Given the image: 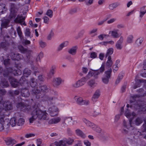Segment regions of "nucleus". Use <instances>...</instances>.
Here are the masks:
<instances>
[{"label": "nucleus", "mask_w": 146, "mask_h": 146, "mask_svg": "<svg viewBox=\"0 0 146 146\" xmlns=\"http://www.w3.org/2000/svg\"><path fill=\"white\" fill-rule=\"evenodd\" d=\"M69 44V42L67 41H64L61 43L58 48V50H60L64 47L67 46Z\"/></svg>", "instance_id": "9b49d317"}, {"label": "nucleus", "mask_w": 146, "mask_h": 146, "mask_svg": "<svg viewBox=\"0 0 146 146\" xmlns=\"http://www.w3.org/2000/svg\"><path fill=\"white\" fill-rule=\"evenodd\" d=\"M97 31V29L96 28L94 29L90 30L89 32V34L91 35L95 33Z\"/></svg>", "instance_id": "ea45409f"}, {"label": "nucleus", "mask_w": 146, "mask_h": 146, "mask_svg": "<svg viewBox=\"0 0 146 146\" xmlns=\"http://www.w3.org/2000/svg\"><path fill=\"white\" fill-rule=\"evenodd\" d=\"M115 46L116 48L118 49H121L123 47L122 44L117 42Z\"/></svg>", "instance_id": "e433bc0d"}, {"label": "nucleus", "mask_w": 146, "mask_h": 146, "mask_svg": "<svg viewBox=\"0 0 146 146\" xmlns=\"http://www.w3.org/2000/svg\"><path fill=\"white\" fill-rule=\"evenodd\" d=\"M119 5V4L117 3L111 4L109 5V8L110 10H112L117 7Z\"/></svg>", "instance_id": "4be33fe9"}, {"label": "nucleus", "mask_w": 146, "mask_h": 146, "mask_svg": "<svg viewBox=\"0 0 146 146\" xmlns=\"http://www.w3.org/2000/svg\"><path fill=\"white\" fill-rule=\"evenodd\" d=\"M76 133L77 135H79L81 137L84 138L86 137V135L82 131L79 129H77L76 130Z\"/></svg>", "instance_id": "2eb2a0df"}, {"label": "nucleus", "mask_w": 146, "mask_h": 146, "mask_svg": "<svg viewBox=\"0 0 146 146\" xmlns=\"http://www.w3.org/2000/svg\"><path fill=\"white\" fill-rule=\"evenodd\" d=\"M74 140L73 139L69 138L66 140H63L60 141H62L64 142V146H66V143L68 145H71L74 141Z\"/></svg>", "instance_id": "aec40b11"}, {"label": "nucleus", "mask_w": 146, "mask_h": 146, "mask_svg": "<svg viewBox=\"0 0 146 146\" xmlns=\"http://www.w3.org/2000/svg\"><path fill=\"white\" fill-rule=\"evenodd\" d=\"M10 123L12 127H14L15 126L16 124L15 118L13 117L11 118L10 121Z\"/></svg>", "instance_id": "c85d7f7f"}, {"label": "nucleus", "mask_w": 146, "mask_h": 146, "mask_svg": "<svg viewBox=\"0 0 146 146\" xmlns=\"http://www.w3.org/2000/svg\"><path fill=\"white\" fill-rule=\"evenodd\" d=\"M35 135L34 134L32 133H29L26 134L25 135V137L26 138H29L34 136Z\"/></svg>", "instance_id": "a19ab883"}, {"label": "nucleus", "mask_w": 146, "mask_h": 146, "mask_svg": "<svg viewBox=\"0 0 146 146\" xmlns=\"http://www.w3.org/2000/svg\"><path fill=\"white\" fill-rule=\"evenodd\" d=\"M33 109L34 110L31 114L32 117L29 119L30 123H32L37 118L42 120L46 119L47 114L46 111L41 110L40 108H39L38 106L36 105L34 107Z\"/></svg>", "instance_id": "f257e3e1"}, {"label": "nucleus", "mask_w": 146, "mask_h": 146, "mask_svg": "<svg viewBox=\"0 0 146 146\" xmlns=\"http://www.w3.org/2000/svg\"><path fill=\"white\" fill-rule=\"evenodd\" d=\"M118 68V66H117L116 65H113V70L116 71L117 70Z\"/></svg>", "instance_id": "13d9d810"}, {"label": "nucleus", "mask_w": 146, "mask_h": 146, "mask_svg": "<svg viewBox=\"0 0 146 146\" xmlns=\"http://www.w3.org/2000/svg\"><path fill=\"white\" fill-rule=\"evenodd\" d=\"M54 35V33L52 31L50 32L48 36V40H50Z\"/></svg>", "instance_id": "4c0bfd02"}, {"label": "nucleus", "mask_w": 146, "mask_h": 146, "mask_svg": "<svg viewBox=\"0 0 146 146\" xmlns=\"http://www.w3.org/2000/svg\"><path fill=\"white\" fill-rule=\"evenodd\" d=\"M82 72L85 74H86L87 73L88 71V69L87 68L83 67L82 68Z\"/></svg>", "instance_id": "603ef678"}, {"label": "nucleus", "mask_w": 146, "mask_h": 146, "mask_svg": "<svg viewBox=\"0 0 146 146\" xmlns=\"http://www.w3.org/2000/svg\"><path fill=\"white\" fill-rule=\"evenodd\" d=\"M25 143L24 142H23L21 143L17 144L15 145V146H22Z\"/></svg>", "instance_id": "e2e57ef3"}, {"label": "nucleus", "mask_w": 146, "mask_h": 146, "mask_svg": "<svg viewBox=\"0 0 146 146\" xmlns=\"http://www.w3.org/2000/svg\"><path fill=\"white\" fill-rule=\"evenodd\" d=\"M72 119L71 117H63V120H62V123H64L66 121L69 123L70 122L72 121Z\"/></svg>", "instance_id": "6ab92c4d"}, {"label": "nucleus", "mask_w": 146, "mask_h": 146, "mask_svg": "<svg viewBox=\"0 0 146 146\" xmlns=\"http://www.w3.org/2000/svg\"><path fill=\"white\" fill-rule=\"evenodd\" d=\"M143 39L142 38H139L136 41V43L137 44H140L142 42Z\"/></svg>", "instance_id": "de8ad7c7"}, {"label": "nucleus", "mask_w": 146, "mask_h": 146, "mask_svg": "<svg viewBox=\"0 0 146 146\" xmlns=\"http://www.w3.org/2000/svg\"><path fill=\"white\" fill-rule=\"evenodd\" d=\"M74 98L78 103L82 104L83 99L82 97L76 96L74 97Z\"/></svg>", "instance_id": "5701e85b"}, {"label": "nucleus", "mask_w": 146, "mask_h": 146, "mask_svg": "<svg viewBox=\"0 0 146 146\" xmlns=\"http://www.w3.org/2000/svg\"><path fill=\"white\" fill-rule=\"evenodd\" d=\"M25 122L23 118H20L18 120L17 124L19 126H21L23 125Z\"/></svg>", "instance_id": "7c9ffc66"}, {"label": "nucleus", "mask_w": 146, "mask_h": 146, "mask_svg": "<svg viewBox=\"0 0 146 146\" xmlns=\"http://www.w3.org/2000/svg\"><path fill=\"white\" fill-rule=\"evenodd\" d=\"M146 13V9L145 7H141L140 11V17H142Z\"/></svg>", "instance_id": "393cba45"}, {"label": "nucleus", "mask_w": 146, "mask_h": 146, "mask_svg": "<svg viewBox=\"0 0 146 146\" xmlns=\"http://www.w3.org/2000/svg\"><path fill=\"white\" fill-rule=\"evenodd\" d=\"M116 21V19L115 18H112L108 20V23L110 24L113 23Z\"/></svg>", "instance_id": "a18cd8bd"}, {"label": "nucleus", "mask_w": 146, "mask_h": 146, "mask_svg": "<svg viewBox=\"0 0 146 146\" xmlns=\"http://www.w3.org/2000/svg\"><path fill=\"white\" fill-rule=\"evenodd\" d=\"M6 10V9L5 8V6L4 4L0 5V14H2Z\"/></svg>", "instance_id": "b1692460"}, {"label": "nucleus", "mask_w": 146, "mask_h": 146, "mask_svg": "<svg viewBox=\"0 0 146 146\" xmlns=\"http://www.w3.org/2000/svg\"><path fill=\"white\" fill-rule=\"evenodd\" d=\"M24 18L20 15H18L16 19L15 20V22L19 23L21 25H23L25 26L26 25V24L24 21Z\"/></svg>", "instance_id": "1a4fd4ad"}, {"label": "nucleus", "mask_w": 146, "mask_h": 146, "mask_svg": "<svg viewBox=\"0 0 146 146\" xmlns=\"http://www.w3.org/2000/svg\"><path fill=\"white\" fill-rule=\"evenodd\" d=\"M59 111V109L55 107H53L52 108V112L55 111V113H51V115L52 116H54L57 115Z\"/></svg>", "instance_id": "f3484780"}, {"label": "nucleus", "mask_w": 146, "mask_h": 146, "mask_svg": "<svg viewBox=\"0 0 146 146\" xmlns=\"http://www.w3.org/2000/svg\"><path fill=\"white\" fill-rule=\"evenodd\" d=\"M96 72L95 71H89L86 77H83L77 81L72 84V86L74 88H78L82 86L88 79L92 78V76L96 77V74H95Z\"/></svg>", "instance_id": "f03ea898"}, {"label": "nucleus", "mask_w": 146, "mask_h": 146, "mask_svg": "<svg viewBox=\"0 0 146 146\" xmlns=\"http://www.w3.org/2000/svg\"><path fill=\"white\" fill-rule=\"evenodd\" d=\"M104 54L103 53H100L99 55V58L101 60H102L103 59Z\"/></svg>", "instance_id": "864d4df0"}, {"label": "nucleus", "mask_w": 146, "mask_h": 146, "mask_svg": "<svg viewBox=\"0 0 146 146\" xmlns=\"http://www.w3.org/2000/svg\"><path fill=\"white\" fill-rule=\"evenodd\" d=\"M108 36V35L105 34H102L98 36V38L101 40L104 39L106 38Z\"/></svg>", "instance_id": "c756f323"}, {"label": "nucleus", "mask_w": 146, "mask_h": 146, "mask_svg": "<svg viewBox=\"0 0 146 146\" xmlns=\"http://www.w3.org/2000/svg\"><path fill=\"white\" fill-rule=\"evenodd\" d=\"M90 103V102L89 100H83V102H82V104H85L87 105L89 104Z\"/></svg>", "instance_id": "6e6d98bb"}, {"label": "nucleus", "mask_w": 146, "mask_h": 146, "mask_svg": "<svg viewBox=\"0 0 146 146\" xmlns=\"http://www.w3.org/2000/svg\"><path fill=\"white\" fill-rule=\"evenodd\" d=\"M94 0H88L86 2V4L88 5H90L92 4Z\"/></svg>", "instance_id": "c03bdc74"}, {"label": "nucleus", "mask_w": 146, "mask_h": 146, "mask_svg": "<svg viewBox=\"0 0 146 146\" xmlns=\"http://www.w3.org/2000/svg\"><path fill=\"white\" fill-rule=\"evenodd\" d=\"M135 9H134L131 11L128 12L127 14V16H129L130 15L133 14L135 12Z\"/></svg>", "instance_id": "4d7b16f0"}, {"label": "nucleus", "mask_w": 146, "mask_h": 146, "mask_svg": "<svg viewBox=\"0 0 146 146\" xmlns=\"http://www.w3.org/2000/svg\"><path fill=\"white\" fill-rule=\"evenodd\" d=\"M77 47L76 46L73 47L71 48L68 51V52L72 55H74L76 52Z\"/></svg>", "instance_id": "4468645a"}, {"label": "nucleus", "mask_w": 146, "mask_h": 146, "mask_svg": "<svg viewBox=\"0 0 146 146\" xmlns=\"http://www.w3.org/2000/svg\"><path fill=\"white\" fill-rule=\"evenodd\" d=\"M63 120V117H58L50 119L49 121L50 124H56L59 122H62Z\"/></svg>", "instance_id": "20e7f679"}, {"label": "nucleus", "mask_w": 146, "mask_h": 146, "mask_svg": "<svg viewBox=\"0 0 146 146\" xmlns=\"http://www.w3.org/2000/svg\"><path fill=\"white\" fill-rule=\"evenodd\" d=\"M25 33L26 36H30V33L29 29H26L25 32Z\"/></svg>", "instance_id": "79ce46f5"}, {"label": "nucleus", "mask_w": 146, "mask_h": 146, "mask_svg": "<svg viewBox=\"0 0 146 146\" xmlns=\"http://www.w3.org/2000/svg\"><path fill=\"white\" fill-rule=\"evenodd\" d=\"M106 19L105 20H103L99 21L98 23V25H100L104 23Z\"/></svg>", "instance_id": "0e129e2a"}, {"label": "nucleus", "mask_w": 146, "mask_h": 146, "mask_svg": "<svg viewBox=\"0 0 146 146\" xmlns=\"http://www.w3.org/2000/svg\"><path fill=\"white\" fill-rule=\"evenodd\" d=\"M16 143V141L14 139H10L9 140V141H8L7 143V144L8 145H13L14 144H15Z\"/></svg>", "instance_id": "2f4dec72"}, {"label": "nucleus", "mask_w": 146, "mask_h": 146, "mask_svg": "<svg viewBox=\"0 0 146 146\" xmlns=\"http://www.w3.org/2000/svg\"><path fill=\"white\" fill-rule=\"evenodd\" d=\"M17 30L19 36L21 38V37L22 36V33L21 31L20 28L19 27H18Z\"/></svg>", "instance_id": "c9c22d12"}, {"label": "nucleus", "mask_w": 146, "mask_h": 146, "mask_svg": "<svg viewBox=\"0 0 146 146\" xmlns=\"http://www.w3.org/2000/svg\"><path fill=\"white\" fill-rule=\"evenodd\" d=\"M41 142L40 140H38L37 141V146H40Z\"/></svg>", "instance_id": "680f3d73"}, {"label": "nucleus", "mask_w": 146, "mask_h": 146, "mask_svg": "<svg viewBox=\"0 0 146 146\" xmlns=\"http://www.w3.org/2000/svg\"><path fill=\"white\" fill-rule=\"evenodd\" d=\"M46 14L50 17H51L53 15V13L52 10H48L46 13Z\"/></svg>", "instance_id": "f704fd0d"}, {"label": "nucleus", "mask_w": 146, "mask_h": 146, "mask_svg": "<svg viewBox=\"0 0 146 146\" xmlns=\"http://www.w3.org/2000/svg\"><path fill=\"white\" fill-rule=\"evenodd\" d=\"M19 57H20V56L19 55V54L16 55V58H13V56H11V58L13 60H18V58H19Z\"/></svg>", "instance_id": "bf43d9fd"}, {"label": "nucleus", "mask_w": 146, "mask_h": 146, "mask_svg": "<svg viewBox=\"0 0 146 146\" xmlns=\"http://www.w3.org/2000/svg\"><path fill=\"white\" fill-rule=\"evenodd\" d=\"M97 54L95 52H93L91 53L90 54V57L91 58L94 59L97 57Z\"/></svg>", "instance_id": "72a5a7b5"}, {"label": "nucleus", "mask_w": 146, "mask_h": 146, "mask_svg": "<svg viewBox=\"0 0 146 146\" xmlns=\"http://www.w3.org/2000/svg\"><path fill=\"white\" fill-rule=\"evenodd\" d=\"M105 67V63H103L100 68L98 70H93L91 69V70L90 71H96V73L95 74H96L97 76L96 77L92 76V77H93L94 78H97L98 77V75L100 73L102 72L104 70Z\"/></svg>", "instance_id": "39448f33"}, {"label": "nucleus", "mask_w": 146, "mask_h": 146, "mask_svg": "<svg viewBox=\"0 0 146 146\" xmlns=\"http://www.w3.org/2000/svg\"><path fill=\"white\" fill-rule=\"evenodd\" d=\"M142 122V121L141 120L139 119H137L135 121V124L137 125H138Z\"/></svg>", "instance_id": "58836bf2"}, {"label": "nucleus", "mask_w": 146, "mask_h": 146, "mask_svg": "<svg viewBox=\"0 0 146 146\" xmlns=\"http://www.w3.org/2000/svg\"><path fill=\"white\" fill-rule=\"evenodd\" d=\"M9 22V21L8 20H3L1 24V29L3 28H6L7 27L8 24Z\"/></svg>", "instance_id": "412c9836"}, {"label": "nucleus", "mask_w": 146, "mask_h": 146, "mask_svg": "<svg viewBox=\"0 0 146 146\" xmlns=\"http://www.w3.org/2000/svg\"><path fill=\"white\" fill-rule=\"evenodd\" d=\"M118 30L117 29H114L109 31V34L113 38H118L119 36L118 33Z\"/></svg>", "instance_id": "0eeeda50"}, {"label": "nucleus", "mask_w": 146, "mask_h": 146, "mask_svg": "<svg viewBox=\"0 0 146 146\" xmlns=\"http://www.w3.org/2000/svg\"><path fill=\"white\" fill-rule=\"evenodd\" d=\"M114 43V42L112 40H111L109 41H105L103 42L100 43L102 45H104L106 46L108 44H113Z\"/></svg>", "instance_id": "cd10ccee"}, {"label": "nucleus", "mask_w": 146, "mask_h": 146, "mask_svg": "<svg viewBox=\"0 0 146 146\" xmlns=\"http://www.w3.org/2000/svg\"><path fill=\"white\" fill-rule=\"evenodd\" d=\"M133 4L132 2L130 1L128 2L127 3V7H129L131 5Z\"/></svg>", "instance_id": "052dcab7"}, {"label": "nucleus", "mask_w": 146, "mask_h": 146, "mask_svg": "<svg viewBox=\"0 0 146 146\" xmlns=\"http://www.w3.org/2000/svg\"><path fill=\"white\" fill-rule=\"evenodd\" d=\"M63 81V80H62L59 78H54L53 80V83L56 85H58L61 83Z\"/></svg>", "instance_id": "ddd939ff"}, {"label": "nucleus", "mask_w": 146, "mask_h": 146, "mask_svg": "<svg viewBox=\"0 0 146 146\" xmlns=\"http://www.w3.org/2000/svg\"><path fill=\"white\" fill-rule=\"evenodd\" d=\"M133 36L132 35H129L127 39V42L128 43H131L133 42Z\"/></svg>", "instance_id": "bb28decb"}, {"label": "nucleus", "mask_w": 146, "mask_h": 146, "mask_svg": "<svg viewBox=\"0 0 146 146\" xmlns=\"http://www.w3.org/2000/svg\"><path fill=\"white\" fill-rule=\"evenodd\" d=\"M64 142L62 141H59V142H55L52 143L50 146H64Z\"/></svg>", "instance_id": "dca6fc26"}, {"label": "nucleus", "mask_w": 146, "mask_h": 146, "mask_svg": "<svg viewBox=\"0 0 146 146\" xmlns=\"http://www.w3.org/2000/svg\"><path fill=\"white\" fill-rule=\"evenodd\" d=\"M104 2V0H99L98 1V3L100 5H102Z\"/></svg>", "instance_id": "338daca9"}, {"label": "nucleus", "mask_w": 146, "mask_h": 146, "mask_svg": "<svg viewBox=\"0 0 146 146\" xmlns=\"http://www.w3.org/2000/svg\"><path fill=\"white\" fill-rule=\"evenodd\" d=\"M44 22L45 23L48 24L49 22V19L47 17H45L44 18Z\"/></svg>", "instance_id": "49530a36"}, {"label": "nucleus", "mask_w": 146, "mask_h": 146, "mask_svg": "<svg viewBox=\"0 0 146 146\" xmlns=\"http://www.w3.org/2000/svg\"><path fill=\"white\" fill-rule=\"evenodd\" d=\"M119 115H117L115 116V120L116 121H117L119 119Z\"/></svg>", "instance_id": "774afa93"}, {"label": "nucleus", "mask_w": 146, "mask_h": 146, "mask_svg": "<svg viewBox=\"0 0 146 146\" xmlns=\"http://www.w3.org/2000/svg\"><path fill=\"white\" fill-rule=\"evenodd\" d=\"M113 62L110 56H109L106 64V67L108 68H110L112 65Z\"/></svg>", "instance_id": "f8f14e48"}, {"label": "nucleus", "mask_w": 146, "mask_h": 146, "mask_svg": "<svg viewBox=\"0 0 146 146\" xmlns=\"http://www.w3.org/2000/svg\"><path fill=\"white\" fill-rule=\"evenodd\" d=\"M92 130L98 133L100 132L101 131V129L96 125L94 127V129H93Z\"/></svg>", "instance_id": "473e14b6"}, {"label": "nucleus", "mask_w": 146, "mask_h": 146, "mask_svg": "<svg viewBox=\"0 0 146 146\" xmlns=\"http://www.w3.org/2000/svg\"><path fill=\"white\" fill-rule=\"evenodd\" d=\"M83 121L87 126L90 127L92 129H94V127L96 125L94 123L90 122L85 119H83Z\"/></svg>", "instance_id": "9d476101"}, {"label": "nucleus", "mask_w": 146, "mask_h": 146, "mask_svg": "<svg viewBox=\"0 0 146 146\" xmlns=\"http://www.w3.org/2000/svg\"><path fill=\"white\" fill-rule=\"evenodd\" d=\"M19 50L22 53H25V52L26 50L24 49L22 46H20L19 47Z\"/></svg>", "instance_id": "3c124183"}, {"label": "nucleus", "mask_w": 146, "mask_h": 146, "mask_svg": "<svg viewBox=\"0 0 146 146\" xmlns=\"http://www.w3.org/2000/svg\"><path fill=\"white\" fill-rule=\"evenodd\" d=\"M113 50L112 48H110L108 49L107 51L106 56V57H107L108 56H109L111 55L113 52Z\"/></svg>", "instance_id": "a878e982"}, {"label": "nucleus", "mask_w": 146, "mask_h": 146, "mask_svg": "<svg viewBox=\"0 0 146 146\" xmlns=\"http://www.w3.org/2000/svg\"><path fill=\"white\" fill-rule=\"evenodd\" d=\"M111 71V69L110 68L108 71L105 72V76L102 78V81L104 84H106L108 82Z\"/></svg>", "instance_id": "7ed1b4c3"}, {"label": "nucleus", "mask_w": 146, "mask_h": 146, "mask_svg": "<svg viewBox=\"0 0 146 146\" xmlns=\"http://www.w3.org/2000/svg\"><path fill=\"white\" fill-rule=\"evenodd\" d=\"M26 71H28V70L27 69H26L24 71V76H25L27 77V76L26 75L27 74H28V75H29L30 74V70L27 73L26 72Z\"/></svg>", "instance_id": "5fc2aeb1"}, {"label": "nucleus", "mask_w": 146, "mask_h": 146, "mask_svg": "<svg viewBox=\"0 0 146 146\" xmlns=\"http://www.w3.org/2000/svg\"><path fill=\"white\" fill-rule=\"evenodd\" d=\"M125 115L127 118L129 119V122L130 124L131 123V120H130L131 119L133 118L134 116L135 115V113H132L131 114H130L129 111L128 109L126 111L125 113Z\"/></svg>", "instance_id": "6e6552de"}, {"label": "nucleus", "mask_w": 146, "mask_h": 146, "mask_svg": "<svg viewBox=\"0 0 146 146\" xmlns=\"http://www.w3.org/2000/svg\"><path fill=\"white\" fill-rule=\"evenodd\" d=\"M84 143L86 146H91L90 143L88 140L84 141Z\"/></svg>", "instance_id": "37998d69"}, {"label": "nucleus", "mask_w": 146, "mask_h": 146, "mask_svg": "<svg viewBox=\"0 0 146 146\" xmlns=\"http://www.w3.org/2000/svg\"><path fill=\"white\" fill-rule=\"evenodd\" d=\"M5 109L6 110H10L11 109V106L10 105H7V107H5Z\"/></svg>", "instance_id": "69168bd1"}, {"label": "nucleus", "mask_w": 146, "mask_h": 146, "mask_svg": "<svg viewBox=\"0 0 146 146\" xmlns=\"http://www.w3.org/2000/svg\"><path fill=\"white\" fill-rule=\"evenodd\" d=\"M100 95V92L99 90H96L93 94L92 100L93 102H96Z\"/></svg>", "instance_id": "423d86ee"}, {"label": "nucleus", "mask_w": 146, "mask_h": 146, "mask_svg": "<svg viewBox=\"0 0 146 146\" xmlns=\"http://www.w3.org/2000/svg\"><path fill=\"white\" fill-rule=\"evenodd\" d=\"M88 85L91 87H94L96 86V83L94 80L91 79L89 80L88 82Z\"/></svg>", "instance_id": "a211bd4d"}, {"label": "nucleus", "mask_w": 146, "mask_h": 146, "mask_svg": "<svg viewBox=\"0 0 146 146\" xmlns=\"http://www.w3.org/2000/svg\"><path fill=\"white\" fill-rule=\"evenodd\" d=\"M40 46L42 48L46 46V44L44 42L40 41L39 43Z\"/></svg>", "instance_id": "09e8293b"}, {"label": "nucleus", "mask_w": 146, "mask_h": 146, "mask_svg": "<svg viewBox=\"0 0 146 146\" xmlns=\"http://www.w3.org/2000/svg\"><path fill=\"white\" fill-rule=\"evenodd\" d=\"M124 40V38L123 37L121 36L119 38V40L117 41V42L122 44Z\"/></svg>", "instance_id": "8fccbe9b"}]
</instances>
